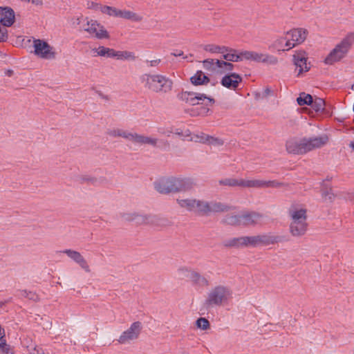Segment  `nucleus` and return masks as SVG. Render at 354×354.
I'll list each match as a JSON object with an SVG mask.
<instances>
[{
	"label": "nucleus",
	"instance_id": "1",
	"mask_svg": "<svg viewBox=\"0 0 354 354\" xmlns=\"http://www.w3.org/2000/svg\"><path fill=\"white\" fill-rule=\"evenodd\" d=\"M154 188L162 194L184 192L192 188V183L187 178L174 176L162 177L154 183Z\"/></svg>",
	"mask_w": 354,
	"mask_h": 354
},
{
	"label": "nucleus",
	"instance_id": "2",
	"mask_svg": "<svg viewBox=\"0 0 354 354\" xmlns=\"http://www.w3.org/2000/svg\"><path fill=\"white\" fill-rule=\"evenodd\" d=\"M233 291L230 286L216 285L207 292L203 306L206 310L227 305L232 299Z\"/></svg>",
	"mask_w": 354,
	"mask_h": 354
},
{
	"label": "nucleus",
	"instance_id": "3",
	"mask_svg": "<svg viewBox=\"0 0 354 354\" xmlns=\"http://www.w3.org/2000/svg\"><path fill=\"white\" fill-rule=\"evenodd\" d=\"M141 82L145 88L157 93H167L173 87L171 80L159 74H144L141 76Z\"/></svg>",
	"mask_w": 354,
	"mask_h": 354
},
{
	"label": "nucleus",
	"instance_id": "4",
	"mask_svg": "<svg viewBox=\"0 0 354 354\" xmlns=\"http://www.w3.org/2000/svg\"><path fill=\"white\" fill-rule=\"evenodd\" d=\"M354 44V32H350L338 43L325 58L326 64L332 65L344 58Z\"/></svg>",
	"mask_w": 354,
	"mask_h": 354
},
{
	"label": "nucleus",
	"instance_id": "5",
	"mask_svg": "<svg viewBox=\"0 0 354 354\" xmlns=\"http://www.w3.org/2000/svg\"><path fill=\"white\" fill-rule=\"evenodd\" d=\"M292 221L290 225V232L294 236H301L307 231L306 210L292 207L289 210Z\"/></svg>",
	"mask_w": 354,
	"mask_h": 354
},
{
	"label": "nucleus",
	"instance_id": "6",
	"mask_svg": "<svg viewBox=\"0 0 354 354\" xmlns=\"http://www.w3.org/2000/svg\"><path fill=\"white\" fill-rule=\"evenodd\" d=\"M214 103V100L210 97L207 96L205 94L194 93L192 97V101L189 102V104L192 106L204 104L205 106L192 108L191 109L190 115L192 116L205 115L209 111V109L207 107V106L212 105Z\"/></svg>",
	"mask_w": 354,
	"mask_h": 354
},
{
	"label": "nucleus",
	"instance_id": "7",
	"mask_svg": "<svg viewBox=\"0 0 354 354\" xmlns=\"http://www.w3.org/2000/svg\"><path fill=\"white\" fill-rule=\"evenodd\" d=\"M280 241L279 236L272 234H259L256 236H243L244 248H256L260 245L274 244Z\"/></svg>",
	"mask_w": 354,
	"mask_h": 354
},
{
	"label": "nucleus",
	"instance_id": "8",
	"mask_svg": "<svg viewBox=\"0 0 354 354\" xmlns=\"http://www.w3.org/2000/svg\"><path fill=\"white\" fill-rule=\"evenodd\" d=\"M83 30L88 32L91 37L97 39H109V34L104 27L95 20H87L83 26Z\"/></svg>",
	"mask_w": 354,
	"mask_h": 354
},
{
	"label": "nucleus",
	"instance_id": "9",
	"mask_svg": "<svg viewBox=\"0 0 354 354\" xmlns=\"http://www.w3.org/2000/svg\"><path fill=\"white\" fill-rule=\"evenodd\" d=\"M241 55L243 57V60L265 63L270 65H275L278 63V59L275 56L256 51L242 50Z\"/></svg>",
	"mask_w": 354,
	"mask_h": 354
},
{
	"label": "nucleus",
	"instance_id": "10",
	"mask_svg": "<svg viewBox=\"0 0 354 354\" xmlns=\"http://www.w3.org/2000/svg\"><path fill=\"white\" fill-rule=\"evenodd\" d=\"M34 53L39 57L45 59H53L56 57V52L53 46L41 39L33 40Z\"/></svg>",
	"mask_w": 354,
	"mask_h": 354
},
{
	"label": "nucleus",
	"instance_id": "11",
	"mask_svg": "<svg viewBox=\"0 0 354 354\" xmlns=\"http://www.w3.org/2000/svg\"><path fill=\"white\" fill-rule=\"evenodd\" d=\"M142 328V326L141 322H133L127 330L121 334L118 339V342L120 344H124L130 343L131 341L138 339L141 333Z\"/></svg>",
	"mask_w": 354,
	"mask_h": 354
},
{
	"label": "nucleus",
	"instance_id": "12",
	"mask_svg": "<svg viewBox=\"0 0 354 354\" xmlns=\"http://www.w3.org/2000/svg\"><path fill=\"white\" fill-rule=\"evenodd\" d=\"M328 142V137L324 134L317 137L304 138L305 153L325 146Z\"/></svg>",
	"mask_w": 354,
	"mask_h": 354
},
{
	"label": "nucleus",
	"instance_id": "13",
	"mask_svg": "<svg viewBox=\"0 0 354 354\" xmlns=\"http://www.w3.org/2000/svg\"><path fill=\"white\" fill-rule=\"evenodd\" d=\"M307 55L304 50H297L292 55V62L298 68V75L303 72H307L310 69L309 65L307 64Z\"/></svg>",
	"mask_w": 354,
	"mask_h": 354
},
{
	"label": "nucleus",
	"instance_id": "14",
	"mask_svg": "<svg viewBox=\"0 0 354 354\" xmlns=\"http://www.w3.org/2000/svg\"><path fill=\"white\" fill-rule=\"evenodd\" d=\"M159 142L163 143L165 145H169L167 141L159 140L157 138L147 136L135 132L132 143L137 145H148L153 147H158Z\"/></svg>",
	"mask_w": 354,
	"mask_h": 354
},
{
	"label": "nucleus",
	"instance_id": "15",
	"mask_svg": "<svg viewBox=\"0 0 354 354\" xmlns=\"http://www.w3.org/2000/svg\"><path fill=\"white\" fill-rule=\"evenodd\" d=\"M63 253L66 254L71 259L77 263L85 272H90V267L80 252L71 249H66L63 250Z\"/></svg>",
	"mask_w": 354,
	"mask_h": 354
},
{
	"label": "nucleus",
	"instance_id": "16",
	"mask_svg": "<svg viewBox=\"0 0 354 354\" xmlns=\"http://www.w3.org/2000/svg\"><path fill=\"white\" fill-rule=\"evenodd\" d=\"M286 151L289 153L293 154H304V138L298 139L292 138L286 141Z\"/></svg>",
	"mask_w": 354,
	"mask_h": 354
},
{
	"label": "nucleus",
	"instance_id": "17",
	"mask_svg": "<svg viewBox=\"0 0 354 354\" xmlns=\"http://www.w3.org/2000/svg\"><path fill=\"white\" fill-rule=\"evenodd\" d=\"M15 12L10 7H0V24L3 26L10 27L15 22Z\"/></svg>",
	"mask_w": 354,
	"mask_h": 354
},
{
	"label": "nucleus",
	"instance_id": "18",
	"mask_svg": "<svg viewBox=\"0 0 354 354\" xmlns=\"http://www.w3.org/2000/svg\"><path fill=\"white\" fill-rule=\"evenodd\" d=\"M242 77L237 73H232L225 75L221 81V84L224 86L230 89L235 90L239 84L241 82Z\"/></svg>",
	"mask_w": 354,
	"mask_h": 354
},
{
	"label": "nucleus",
	"instance_id": "19",
	"mask_svg": "<svg viewBox=\"0 0 354 354\" xmlns=\"http://www.w3.org/2000/svg\"><path fill=\"white\" fill-rule=\"evenodd\" d=\"M308 32L304 28H295L286 33L289 37L290 41L295 43V46L303 43L307 36Z\"/></svg>",
	"mask_w": 354,
	"mask_h": 354
},
{
	"label": "nucleus",
	"instance_id": "20",
	"mask_svg": "<svg viewBox=\"0 0 354 354\" xmlns=\"http://www.w3.org/2000/svg\"><path fill=\"white\" fill-rule=\"evenodd\" d=\"M135 132H131L120 128H111L106 131V134L113 138H122L133 142Z\"/></svg>",
	"mask_w": 354,
	"mask_h": 354
},
{
	"label": "nucleus",
	"instance_id": "21",
	"mask_svg": "<svg viewBox=\"0 0 354 354\" xmlns=\"http://www.w3.org/2000/svg\"><path fill=\"white\" fill-rule=\"evenodd\" d=\"M205 215L207 216L212 213H218L227 212L230 209V207L220 202L207 201Z\"/></svg>",
	"mask_w": 354,
	"mask_h": 354
},
{
	"label": "nucleus",
	"instance_id": "22",
	"mask_svg": "<svg viewBox=\"0 0 354 354\" xmlns=\"http://www.w3.org/2000/svg\"><path fill=\"white\" fill-rule=\"evenodd\" d=\"M263 216L257 212H246L241 214V225H255L259 223Z\"/></svg>",
	"mask_w": 354,
	"mask_h": 354
},
{
	"label": "nucleus",
	"instance_id": "23",
	"mask_svg": "<svg viewBox=\"0 0 354 354\" xmlns=\"http://www.w3.org/2000/svg\"><path fill=\"white\" fill-rule=\"evenodd\" d=\"M274 46L278 50L286 51L294 48L295 46V43L290 41L289 37H287L285 35L284 36L277 39L274 41Z\"/></svg>",
	"mask_w": 354,
	"mask_h": 354
},
{
	"label": "nucleus",
	"instance_id": "24",
	"mask_svg": "<svg viewBox=\"0 0 354 354\" xmlns=\"http://www.w3.org/2000/svg\"><path fill=\"white\" fill-rule=\"evenodd\" d=\"M223 59L229 62H239L243 60L241 55V51L238 52L236 50L226 47L225 53H222Z\"/></svg>",
	"mask_w": 354,
	"mask_h": 354
},
{
	"label": "nucleus",
	"instance_id": "25",
	"mask_svg": "<svg viewBox=\"0 0 354 354\" xmlns=\"http://www.w3.org/2000/svg\"><path fill=\"white\" fill-rule=\"evenodd\" d=\"M118 17L133 22H140L143 17L142 15L128 10H119Z\"/></svg>",
	"mask_w": 354,
	"mask_h": 354
},
{
	"label": "nucleus",
	"instance_id": "26",
	"mask_svg": "<svg viewBox=\"0 0 354 354\" xmlns=\"http://www.w3.org/2000/svg\"><path fill=\"white\" fill-rule=\"evenodd\" d=\"M189 280L194 285L201 287L208 286L209 284V281L204 276L194 270L190 274Z\"/></svg>",
	"mask_w": 354,
	"mask_h": 354
},
{
	"label": "nucleus",
	"instance_id": "27",
	"mask_svg": "<svg viewBox=\"0 0 354 354\" xmlns=\"http://www.w3.org/2000/svg\"><path fill=\"white\" fill-rule=\"evenodd\" d=\"M243 236L239 237H234L225 240L223 245L227 248H244Z\"/></svg>",
	"mask_w": 354,
	"mask_h": 354
},
{
	"label": "nucleus",
	"instance_id": "28",
	"mask_svg": "<svg viewBox=\"0 0 354 354\" xmlns=\"http://www.w3.org/2000/svg\"><path fill=\"white\" fill-rule=\"evenodd\" d=\"M196 198H178L176 200L178 205L189 212L194 211Z\"/></svg>",
	"mask_w": 354,
	"mask_h": 354
},
{
	"label": "nucleus",
	"instance_id": "29",
	"mask_svg": "<svg viewBox=\"0 0 354 354\" xmlns=\"http://www.w3.org/2000/svg\"><path fill=\"white\" fill-rule=\"evenodd\" d=\"M241 187L261 188L265 187L264 180L259 179L244 180L241 179Z\"/></svg>",
	"mask_w": 354,
	"mask_h": 354
},
{
	"label": "nucleus",
	"instance_id": "30",
	"mask_svg": "<svg viewBox=\"0 0 354 354\" xmlns=\"http://www.w3.org/2000/svg\"><path fill=\"white\" fill-rule=\"evenodd\" d=\"M191 82L194 85H202L209 82V79L205 73L201 71H197L196 74L191 77Z\"/></svg>",
	"mask_w": 354,
	"mask_h": 354
},
{
	"label": "nucleus",
	"instance_id": "31",
	"mask_svg": "<svg viewBox=\"0 0 354 354\" xmlns=\"http://www.w3.org/2000/svg\"><path fill=\"white\" fill-rule=\"evenodd\" d=\"M216 66L217 73H225L231 71L234 68V65L226 60H216Z\"/></svg>",
	"mask_w": 354,
	"mask_h": 354
},
{
	"label": "nucleus",
	"instance_id": "32",
	"mask_svg": "<svg viewBox=\"0 0 354 354\" xmlns=\"http://www.w3.org/2000/svg\"><path fill=\"white\" fill-rule=\"evenodd\" d=\"M92 52L93 53V56L113 57V49L104 46H99L98 48L92 49Z\"/></svg>",
	"mask_w": 354,
	"mask_h": 354
},
{
	"label": "nucleus",
	"instance_id": "33",
	"mask_svg": "<svg viewBox=\"0 0 354 354\" xmlns=\"http://www.w3.org/2000/svg\"><path fill=\"white\" fill-rule=\"evenodd\" d=\"M0 352L3 354H12L10 346L6 344L5 339V330L0 326Z\"/></svg>",
	"mask_w": 354,
	"mask_h": 354
},
{
	"label": "nucleus",
	"instance_id": "34",
	"mask_svg": "<svg viewBox=\"0 0 354 354\" xmlns=\"http://www.w3.org/2000/svg\"><path fill=\"white\" fill-rule=\"evenodd\" d=\"M223 223L230 225H241V214L226 215L223 220Z\"/></svg>",
	"mask_w": 354,
	"mask_h": 354
},
{
	"label": "nucleus",
	"instance_id": "35",
	"mask_svg": "<svg viewBox=\"0 0 354 354\" xmlns=\"http://www.w3.org/2000/svg\"><path fill=\"white\" fill-rule=\"evenodd\" d=\"M203 50L211 53H224L226 50L225 46H221L215 44H206L203 46Z\"/></svg>",
	"mask_w": 354,
	"mask_h": 354
},
{
	"label": "nucleus",
	"instance_id": "36",
	"mask_svg": "<svg viewBox=\"0 0 354 354\" xmlns=\"http://www.w3.org/2000/svg\"><path fill=\"white\" fill-rule=\"evenodd\" d=\"M155 219V216L139 214L138 216L136 218L134 223L137 225L152 223L154 222Z\"/></svg>",
	"mask_w": 354,
	"mask_h": 354
},
{
	"label": "nucleus",
	"instance_id": "37",
	"mask_svg": "<svg viewBox=\"0 0 354 354\" xmlns=\"http://www.w3.org/2000/svg\"><path fill=\"white\" fill-rule=\"evenodd\" d=\"M209 135L205 134L203 132H201L198 134H191L190 138L188 139L189 141H193L196 142H201L203 144H207L208 142Z\"/></svg>",
	"mask_w": 354,
	"mask_h": 354
},
{
	"label": "nucleus",
	"instance_id": "38",
	"mask_svg": "<svg viewBox=\"0 0 354 354\" xmlns=\"http://www.w3.org/2000/svg\"><path fill=\"white\" fill-rule=\"evenodd\" d=\"M119 10L120 9L117 8L108 6H102V7H100V10L102 13L113 17H118Z\"/></svg>",
	"mask_w": 354,
	"mask_h": 354
},
{
	"label": "nucleus",
	"instance_id": "39",
	"mask_svg": "<svg viewBox=\"0 0 354 354\" xmlns=\"http://www.w3.org/2000/svg\"><path fill=\"white\" fill-rule=\"evenodd\" d=\"M241 179H236L232 178H224L218 180L220 185H225L229 187H241Z\"/></svg>",
	"mask_w": 354,
	"mask_h": 354
},
{
	"label": "nucleus",
	"instance_id": "40",
	"mask_svg": "<svg viewBox=\"0 0 354 354\" xmlns=\"http://www.w3.org/2000/svg\"><path fill=\"white\" fill-rule=\"evenodd\" d=\"M297 102L300 106L310 105L313 102V97L310 94L302 93L300 94L299 97L297 98Z\"/></svg>",
	"mask_w": 354,
	"mask_h": 354
},
{
	"label": "nucleus",
	"instance_id": "41",
	"mask_svg": "<svg viewBox=\"0 0 354 354\" xmlns=\"http://www.w3.org/2000/svg\"><path fill=\"white\" fill-rule=\"evenodd\" d=\"M192 271V269L186 266H181L176 270V274L179 279H189Z\"/></svg>",
	"mask_w": 354,
	"mask_h": 354
},
{
	"label": "nucleus",
	"instance_id": "42",
	"mask_svg": "<svg viewBox=\"0 0 354 354\" xmlns=\"http://www.w3.org/2000/svg\"><path fill=\"white\" fill-rule=\"evenodd\" d=\"M206 201L196 199L194 212H198L202 215H205L206 209Z\"/></svg>",
	"mask_w": 354,
	"mask_h": 354
},
{
	"label": "nucleus",
	"instance_id": "43",
	"mask_svg": "<svg viewBox=\"0 0 354 354\" xmlns=\"http://www.w3.org/2000/svg\"><path fill=\"white\" fill-rule=\"evenodd\" d=\"M313 109L317 112L323 111L325 107V102L323 99L316 97L315 100L313 99V102L310 104Z\"/></svg>",
	"mask_w": 354,
	"mask_h": 354
},
{
	"label": "nucleus",
	"instance_id": "44",
	"mask_svg": "<svg viewBox=\"0 0 354 354\" xmlns=\"http://www.w3.org/2000/svg\"><path fill=\"white\" fill-rule=\"evenodd\" d=\"M173 133L182 137L183 140H188L191 137V131L189 129H182L180 128H174Z\"/></svg>",
	"mask_w": 354,
	"mask_h": 354
},
{
	"label": "nucleus",
	"instance_id": "45",
	"mask_svg": "<svg viewBox=\"0 0 354 354\" xmlns=\"http://www.w3.org/2000/svg\"><path fill=\"white\" fill-rule=\"evenodd\" d=\"M217 59H207L203 62V67L209 71H217L216 62Z\"/></svg>",
	"mask_w": 354,
	"mask_h": 354
},
{
	"label": "nucleus",
	"instance_id": "46",
	"mask_svg": "<svg viewBox=\"0 0 354 354\" xmlns=\"http://www.w3.org/2000/svg\"><path fill=\"white\" fill-rule=\"evenodd\" d=\"M194 93V92L183 91L178 93L177 97L178 100L189 104V102L192 101V97L193 96Z\"/></svg>",
	"mask_w": 354,
	"mask_h": 354
},
{
	"label": "nucleus",
	"instance_id": "47",
	"mask_svg": "<svg viewBox=\"0 0 354 354\" xmlns=\"http://www.w3.org/2000/svg\"><path fill=\"white\" fill-rule=\"evenodd\" d=\"M196 326L202 330H207L209 328V322L206 318L201 317L196 320Z\"/></svg>",
	"mask_w": 354,
	"mask_h": 354
},
{
	"label": "nucleus",
	"instance_id": "48",
	"mask_svg": "<svg viewBox=\"0 0 354 354\" xmlns=\"http://www.w3.org/2000/svg\"><path fill=\"white\" fill-rule=\"evenodd\" d=\"M272 91L267 87L263 88L261 91H259L256 93V98L257 99H264L268 97V96L272 95Z\"/></svg>",
	"mask_w": 354,
	"mask_h": 354
},
{
	"label": "nucleus",
	"instance_id": "49",
	"mask_svg": "<svg viewBox=\"0 0 354 354\" xmlns=\"http://www.w3.org/2000/svg\"><path fill=\"white\" fill-rule=\"evenodd\" d=\"M81 181L82 183H86L87 184L93 185H97L99 184V180L91 176H83L81 178Z\"/></svg>",
	"mask_w": 354,
	"mask_h": 354
},
{
	"label": "nucleus",
	"instance_id": "50",
	"mask_svg": "<svg viewBox=\"0 0 354 354\" xmlns=\"http://www.w3.org/2000/svg\"><path fill=\"white\" fill-rule=\"evenodd\" d=\"M224 144V142L222 139L213 137L209 136L208 138V142L207 145H213L214 147L222 146Z\"/></svg>",
	"mask_w": 354,
	"mask_h": 354
},
{
	"label": "nucleus",
	"instance_id": "51",
	"mask_svg": "<svg viewBox=\"0 0 354 354\" xmlns=\"http://www.w3.org/2000/svg\"><path fill=\"white\" fill-rule=\"evenodd\" d=\"M157 131L161 135L169 137L174 132V127H158Z\"/></svg>",
	"mask_w": 354,
	"mask_h": 354
},
{
	"label": "nucleus",
	"instance_id": "52",
	"mask_svg": "<svg viewBox=\"0 0 354 354\" xmlns=\"http://www.w3.org/2000/svg\"><path fill=\"white\" fill-rule=\"evenodd\" d=\"M21 295L22 297L28 298L29 299L36 300L37 299V295L31 291H27L26 290L21 291Z\"/></svg>",
	"mask_w": 354,
	"mask_h": 354
},
{
	"label": "nucleus",
	"instance_id": "53",
	"mask_svg": "<svg viewBox=\"0 0 354 354\" xmlns=\"http://www.w3.org/2000/svg\"><path fill=\"white\" fill-rule=\"evenodd\" d=\"M139 213L130 212L124 214L122 217L125 221L135 222L136 218L138 216Z\"/></svg>",
	"mask_w": 354,
	"mask_h": 354
},
{
	"label": "nucleus",
	"instance_id": "54",
	"mask_svg": "<svg viewBox=\"0 0 354 354\" xmlns=\"http://www.w3.org/2000/svg\"><path fill=\"white\" fill-rule=\"evenodd\" d=\"M8 30L6 26H0V42H3L8 39Z\"/></svg>",
	"mask_w": 354,
	"mask_h": 354
},
{
	"label": "nucleus",
	"instance_id": "55",
	"mask_svg": "<svg viewBox=\"0 0 354 354\" xmlns=\"http://www.w3.org/2000/svg\"><path fill=\"white\" fill-rule=\"evenodd\" d=\"M264 187H279L282 185L281 183L275 180H264Z\"/></svg>",
	"mask_w": 354,
	"mask_h": 354
},
{
	"label": "nucleus",
	"instance_id": "56",
	"mask_svg": "<svg viewBox=\"0 0 354 354\" xmlns=\"http://www.w3.org/2000/svg\"><path fill=\"white\" fill-rule=\"evenodd\" d=\"M136 58L135 54L133 52L124 50L123 51V59L135 60Z\"/></svg>",
	"mask_w": 354,
	"mask_h": 354
},
{
	"label": "nucleus",
	"instance_id": "57",
	"mask_svg": "<svg viewBox=\"0 0 354 354\" xmlns=\"http://www.w3.org/2000/svg\"><path fill=\"white\" fill-rule=\"evenodd\" d=\"M330 189L323 191L322 192V197L324 198L325 201H331L333 198V194L330 192Z\"/></svg>",
	"mask_w": 354,
	"mask_h": 354
},
{
	"label": "nucleus",
	"instance_id": "58",
	"mask_svg": "<svg viewBox=\"0 0 354 354\" xmlns=\"http://www.w3.org/2000/svg\"><path fill=\"white\" fill-rule=\"evenodd\" d=\"M160 62L161 60L160 59H157L151 61H147V63L149 67H156L160 63Z\"/></svg>",
	"mask_w": 354,
	"mask_h": 354
},
{
	"label": "nucleus",
	"instance_id": "59",
	"mask_svg": "<svg viewBox=\"0 0 354 354\" xmlns=\"http://www.w3.org/2000/svg\"><path fill=\"white\" fill-rule=\"evenodd\" d=\"M113 57H117L118 59H123V51H116L113 49Z\"/></svg>",
	"mask_w": 354,
	"mask_h": 354
},
{
	"label": "nucleus",
	"instance_id": "60",
	"mask_svg": "<svg viewBox=\"0 0 354 354\" xmlns=\"http://www.w3.org/2000/svg\"><path fill=\"white\" fill-rule=\"evenodd\" d=\"M100 7H102V6L94 2H91L88 4V8L94 9L96 10H100Z\"/></svg>",
	"mask_w": 354,
	"mask_h": 354
},
{
	"label": "nucleus",
	"instance_id": "61",
	"mask_svg": "<svg viewBox=\"0 0 354 354\" xmlns=\"http://www.w3.org/2000/svg\"><path fill=\"white\" fill-rule=\"evenodd\" d=\"M171 55L175 57H180L183 55V52L182 50H178L176 52L172 53Z\"/></svg>",
	"mask_w": 354,
	"mask_h": 354
},
{
	"label": "nucleus",
	"instance_id": "62",
	"mask_svg": "<svg viewBox=\"0 0 354 354\" xmlns=\"http://www.w3.org/2000/svg\"><path fill=\"white\" fill-rule=\"evenodd\" d=\"M30 1H32V3H35L36 5L41 4V1L40 0H30Z\"/></svg>",
	"mask_w": 354,
	"mask_h": 354
},
{
	"label": "nucleus",
	"instance_id": "63",
	"mask_svg": "<svg viewBox=\"0 0 354 354\" xmlns=\"http://www.w3.org/2000/svg\"><path fill=\"white\" fill-rule=\"evenodd\" d=\"M349 146L354 150V140L350 143Z\"/></svg>",
	"mask_w": 354,
	"mask_h": 354
},
{
	"label": "nucleus",
	"instance_id": "64",
	"mask_svg": "<svg viewBox=\"0 0 354 354\" xmlns=\"http://www.w3.org/2000/svg\"><path fill=\"white\" fill-rule=\"evenodd\" d=\"M12 73H13V72H12V71H8V75L9 76H10V75L12 74Z\"/></svg>",
	"mask_w": 354,
	"mask_h": 354
}]
</instances>
